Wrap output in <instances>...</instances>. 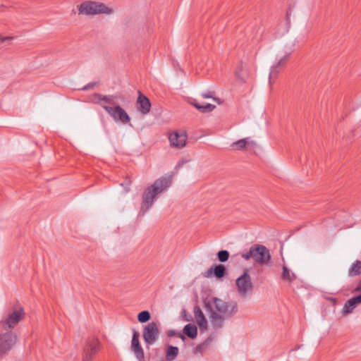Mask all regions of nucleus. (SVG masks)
Returning <instances> with one entry per match:
<instances>
[{
    "instance_id": "obj_26",
    "label": "nucleus",
    "mask_w": 361,
    "mask_h": 361,
    "mask_svg": "<svg viewBox=\"0 0 361 361\" xmlns=\"http://www.w3.org/2000/svg\"><path fill=\"white\" fill-rule=\"evenodd\" d=\"M150 319V314L148 311L145 310L140 312L137 315V319L140 323H145Z\"/></svg>"
},
{
    "instance_id": "obj_15",
    "label": "nucleus",
    "mask_w": 361,
    "mask_h": 361,
    "mask_svg": "<svg viewBox=\"0 0 361 361\" xmlns=\"http://www.w3.org/2000/svg\"><path fill=\"white\" fill-rule=\"evenodd\" d=\"M256 146V142L251 140L250 137L243 138L231 144V147L234 150L253 149Z\"/></svg>"
},
{
    "instance_id": "obj_6",
    "label": "nucleus",
    "mask_w": 361,
    "mask_h": 361,
    "mask_svg": "<svg viewBox=\"0 0 361 361\" xmlns=\"http://www.w3.org/2000/svg\"><path fill=\"white\" fill-rule=\"evenodd\" d=\"M17 341V335L13 331L0 329V357L6 355Z\"/></svg>"
},
{
    "instance_id": "obj_28",
    "label": "nucleus",
    "mask_w": 361,
    "mask_h": 361,
    "mask_svg": "<svg viewBox=\"0 0 361 361\" xmlns=\"http://www.w3.org/2000/svg\"><path fill=\"white\" fill-rule=\"evenodd\" d=\"M217 256L221 262H224L228 259L229 252L227 250H221L218 252Z\"/></svg>"
},
{
    "instance_id": "obj_22",
    "label": "nucleus",
    "mask_w": 361,
    "mask_h": 361,
    "mask_svg": "<svg viewBox=\"0 0 361 361\" xmlns=\"http://www.w3.org/2000/svg\"><path fill=\"white\" fill-rule=\"evenodd\" d=\"M192 104L202 112H210L215 108V105L209 103H200L197 101L192 102Z\"/></svg>"
},
{
    "instance_id": "obj_3",
    "label": "nucleus",
    "mask_w": 361,
    "mask_h": 361,
    "mask_svg": "<svg viewBox=\"0 0 361 361\" xmlns=\"http://www.w3.org/2000/svg\"><path fill=\"white\" fill-rule=\"evenodd\" d=\"M241 257L247 261L252 259L255 264L269 267L271 265V256L269 250L263 245L255 244L248 251L241 254Z\"/></svg>"
},
{
    "instance_id": "obj_21",
    "label": "nucleus",
    "mask_w": 361,
    "mask_h": 361,
    "mask_svg": "<svg viewBox=\"0 0 361 361\" xmlns=\"http://www.w3.org/2000/svg\"><path fill=\"white\" fill-rule=\"evenodd\" d=\"M348 274L350 277L361 275V261L356 260L348 269Z\"/></svg>"
},
{
    "instance_id": "obj_20",
    "label": "nucleus",
    "mask_w": 361,
    "mask_h": 361,
    "mask_svg": "<svg viewBox=\"0 0 361 361\" xmlns=\"http://www.w3.org/2000/svg\"><path fill=\"white\" fill-rule=\"evenodd\" d=\"M183 332L190 338L194 339L197 336V328L193 324H188L184 326Z\"/></svg>"
},
{
    "instance_id": "obj_23",
    "label": "nucleus",
    "mask_w": 361,
    "mask_h": 361,
    "mask_svg": "<svg viewBox=\"0 0 361 361\" xmlns=\"http://www.w3.org/2000/svg\"><path fill=\"white\" fill-rule=\"evenodd\" d=\"M235 75L238 80L241 81H245L247 78L248 73L247 71L245 68H244L243 66H240L237 68L235 72Z\"/></svg>"
},
{
    "instance_id": "obj_13",
    "label": "nucleus",
    "mask_w": 361,
    "mask_h": 361,
    "mask_svg": "<svg viewBox=\"0 0 361 361\" xmlns=\"http://www.w3.org/2000/svg\"><path fill=\"white\" fill-rule=\"evenodd\" d=\"M108 114L115 122L127 123L130 121V118L127 112L119 105H116L111 109H109Z\"/></svg>"
},
{
    "instance_id": "obj_33",
    "label": "nucleus",
    "mask_w": 361,
    "mask_h": 361,
    "mask_svg": "<svg viewBox=\"0 0 361 361\" xmlns=\"http://www.w3.org/2000/svg\"><path fill=\"white\" fill-rule=\"evenodd\" d=\"M200 348H201V345H199L197 347L196 350H200Z\"/></svg>"
},
{
    "instance_id": "obj_10",
    "label": "nucleus",
    "mask_w": 361,
    "mask_h": 361,
    "mask_svg": "<svg viewBox=\"0 0 361 361\" xmlns=\"http://www.w3.org/2000/svg\"><path fill=\"white\" fill-rule=\"evenodd\" d=\"M168 138L171 147L182 149L186 145L188 135L185 130H176L170 133Z\"/></svg>"
},
{
    "instance_id": "obj_4",
    "label": "nucleus",
    "mask_w": 361,
    "mask_h": 361,
    "mask_svg": "<svg viewBox=\"0 0 361 361\" xmlns=\"http://www.w3.org/2000/svg\"><path fill=\"white\" fill-rule=\"evenodd\" d=\"M113 13L111 7L100 1H85L78 6V14L82 16H110Z\"/></svg>"
},
{
    "instance_id": "obj_32",
    "label": "nucleus",
    "mask_w": 361,
    "mask_h": 361,
    "mask_svg": "<svg viewBox=\"0 0 361 361\" xmlns=\"http://www.w3.org/2000/svg\"><path fill=\"white\" fill-rule=\"evenodd\" d=\"M179 337L183 340L185 341V336L182 334H179Z\"/></svg>"
},
{
    "instance_id": "obj_25",
    "label": "nucleus",
    "mask_w": 361,
    "mask_h": 361,
    "mask_svg": "<svg viewBox=\"0 0 361 361\" xmlns=\"http://www.w3.org/2000/svg\"><path fill=\"white\" fill-rule=\"evenodd\" d=\"M131 349L138 361H145L144 351L141 345L132 348Z\"/></svg>"
},
{
    "instance_id": "obj_31",
    "label": "nucleus",
    "mask_w": 361,
    "mask_h": 361,
    "mask_svg": "<svg viewBox=\"0 0 361 361\" xmlns=\"http://www.w3.org/2000/svg\"><path fill=\"white\" fill-rule=\"evenodd\" d=\"M355 292H361V280L359 281L357 286L354 290Z\"/></svg>"
},
{
    "instance_id": "obj_27",
    "label": "nucleus",
    "mask_w": 361,
    "mask_h": 361,
    "mask_svg": "<svg viewBox=\"0 0 361 361\" xmlns=\"http://www.w3.org/2000/svg\"><path fill=\"white\" fill-rule=\"evenodd\" d=\"M13 39L14 37L0 35V45L9 46Z\"/></svg>"
},
{
    "instance_id": "obj_34",
    "label": "nucleus",
    "mask_w": 361,
    "mask_h": 361,
    "mask_svg": "<svg viewBox=\"0 0 361 361\" xmlns=\"http://www.w3.org/2000/svg\"><path fill=\"white\" fill-rule=\"evenodd\" d=\"M89 87H90V86H89V85H87V86H86V87H85V89H88Z\"/></svg>"
},
{
    "instance_id": "obj_9",
    "label": "nucleus",
    "mask_w": 361,
    "mask_h": 361,
    "mask_svg": "<svg viewBox=\"0 0 361 361\" xmlns=\"http://www.w3.org/2000/svg\"><path fill=\"white\" fill-rule=\"evenodd\" d=\"M294 47V42H290L288 45H286L284 47V55L280 59L276 65L271 67L269 78V85L271 87L272 86V80L276 78L278 74L279 73V68L285 65L286 60L293 51Z\"/></svg>"
},
{
    "instance_id": "obj_8",
    "label": "nucleus",
    "mask_w": 361,
    "mask_h": 361,
    "mask_svg": "<svg viewBox=\"0 0 361 361\" xmlns=\"http://www.w3.org/2000/svg\"><path fill=\"white\" fill-rule=\"evenodd\" d=\"M160 334L159 324L156 322L148 323L142 332L143 339L147 345L154 344Z\"/></svg>"
},
{
    "instance_id": "obj_16",
    "label": "nucleus",
    "mask_w": 361,
    "mask_h": 361,
    "mask_svg": "<svg viewBox=\"0 0 361 361\" xmlns=\"http://www.w3.org/2000/svg\"><path fill=\"white\" fill-rule=\"evenodd\" d=\"M193 313L197 324L201 330H207L208 323L207 320L202 311L201 308L195 306L193 310Z\"/></svg>"
},
{
    "instance_id": "obj_14",
    "label": "nucleus",
    "mask_w": 361,
    "mask_h": 361,
    "mask_svg": "<svg viewBox=\"0 0 361 361\" xmlns=\"http://www.w3.org/2000/svg\"><path fill=\"white\" fill-rule=\"evenodd\" d=\"M137 108V110L144 115L147 114L150 111L151 109L149 99L140 91L138 92Z\"/></svg>"
},
{
    "instance_id": "obj_24",
    "label": "nucleus",
    "mask_w": 361,
    "mask_h": 361,
    "mask_svg": "<svg viewBox=\"0 0 361 361\" xmlns=\"http://www.w3.org/2000/svg\"><path fill=\"white\" fill-rule=\"evenodd\" d=\"M178 354V348L175 346L170 345L166 350V360L168 361L173 360Z\"/></svg>"
},
{
    "instance_id": "obj_11",
    "label": "nucleus",
    "mask_w": 361,
    "mask_h": 361,
    "mask_svg": "<svg viewBox=\"0 0 361 361\" xmlns=\"http://www.w3.org/2000/svg\"><path fill=\"white\" fill-rule=\"evenodd\" d=\"M100 342L96 338H88L84 349L82 361H91L99 351Z\"/></svg>"
},
{
    "instance_id": "obj_1",
    "label": "nucleus",
    "mask_w": 361,
    "mask_h": 361,
    "mask_svg": "<svg viewBox=\"0 0 361 361\" xmlns=\"http://www.w3.org/2000/svg\"><path fill=\"white\" fill-rule=\"evenodd\" d=\"M207 305L209 306V319L214 329L221 328L224 319L231 317L238 310L235 302H226L216 298H212Z\"/></svg>"
},
{
    "instance_id": "obj_5",
    "label": "nucleus",
    "mask_w": 361,
    "mask_h": 361,
    "mask_svg": "<svg viewBox=\"0 0 361 361\" xmlns=\"http://www.w3.org/2000/svg\"><path fill=\"white\" fill-rule=\"evenodd\" d=\"M238 295L240 298H246L253 290V283L248 270H244L243 273L235 279V282Z\"/></svg>"
},
{
    "instance_id": "obj_30",
    "label": "nucleus",
    "mask_w": 361,
    "mask_h": 361,
    "mask_svg": "<svg viewBox=\"0 0 361 361\" xmlns=\"http://www.w3.org/2000/svg\"><path fill=\"white\" fill-rule=\"evenodd\" d=\"M202 97L203 98H212L214 100H216V99L215 97H213L212 92H207V93H203L202 94Z\"/></svg>"
},
{
    "instance_id": "obj_19",
    "label": "nucleus",
    "mask_w": 361,
    "mask_h": 361,
    "mask_svg": "<svg viewBox=\"0 0 361 361\" xmlns=\"http://www.w3.org/2000/svg\"><path fill=\"white\" fill-rule=\"evenodd\" d=\"M214 273L217 279H221L226 274V268L223 264H216L212 266L208 271L207 276H209L211 273Z\"/></svg>"
},
{
    "instance_id": "obj_12",
    "label": "nucleus",
    "mask_w": 361,
    "mask_h": 361,
    "mask_svg": "<svg viewBox=\"0 0 361 361\" xmlns=\"http://www.w3.org/2000/svg\"><path fill=\"white\" fill-rule=\"evenodd\" d=\"M116 97L113 95L106 96L97 94L94 95L93 100L108 113L109 109H111L114 106L116 105Z\"/></svg>"
},
{
    "instance_id": "obj_29",
    "label": "nucleus",
    "mask_w": 361,
    "mask_h": 361,
    "mask_svg": "<svg viewBox=\"0 0 361 361\" xmlns=\"http://www.w3.org/2000/svg\"><path fill=\"white\" fill-rule=\"evenodd\" d=\"M139 336H140L139 333L137 331L134 330L133 334V337H132V341H131V348H134L135 346L140 345V343L139 341Z\"/></svg>"
},
{
    "instance_id": "obj_17",
    "label": "nucleus",
    "mask_w": 361,
    "mask_h": 361,
    "mask_svg": "<svg viewBox=\"0 0 361 361\" xmlns=\"http://www.w3.org/2000/svg\"><path fill=\"white\" fill-rule=\"evenodd\" d=\"M361 303V295L353 297L347 300L343 307L342 312L344 314H348L353 312L355 307Z\"/></svg>"
},
{
    "instance_id": "obj_18",
    "label": "nucleus",
    "mask_w": 361,
    "mask_h": 361,
    "mask_svg": "<svg viewBox=\"0 0 361 361\" xmlns=\"http://www.w3.org/2000/svg\"><path fill=\"white\" fill-rule=\"evenodd\" d=\"M281 279L283 281L292 283L297 279V275L285 264L282 265Z\"/></svg>"
},
{
    "instance_id": "obj_7",
    "label": "nucleus",
    "mask_w": 361,
    "mask_h": 361,
    "mask_svg": "<svg viewBox=\"0 0 361 361\" xmlns=\"http://www.w3.org/2000/svg\"><path fill=\"white\" fill-rule=\"evenodd\" d=\"M23 317L24 311L22 307L11 310L6 317L0 322V329L12 331Z\"/></svg>"
},
{
    "instance_id": "obj_2",
    "label": "nucleus",
    "mask_w": 361,
    "mask_h": 361,
    "mask_svg": "<svg viewBox=\"0 0 361 361\" xmlns=\"http://www.w3.org/2000/svg\"><path fill=\"white\" fill-rule=\"evenodd\" d=\"M172 179L171 177L163 176L156 180L142 194L141 211L145 213L152 207L155 197L170 187Z\"/></svg>"
}]
</instances>
